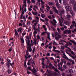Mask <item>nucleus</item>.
<instances>
[{
	"label": "nucleus",
	"instance_id": "ea45409f",
	"mask_svg": "<svg viewBox=\"0 0 76 76\" xmlns=\"http://www.w3.org/2000/svg\"><path fill=\"white\" fill-rule=\"evenodd\" d=\"M35 45H37V42H36V40H34V42L33 43H32V44H35Z\"/></svg>",
	"mask_w": 76,
	"mask_h": 76
},
{
	"label": "nucleus",
	"instance_id": "58836bf2",
	"mask_svg": "<svg viewBox=\"0 0 76 76\" xmlns=\"http://www.w3.org/2000/svg\"><path fill=\"white\" fill-rule=\"evenodd\" d=\"M74 24H72L70 27V29H72L73 28V27L74 26Z\"/></svg>",
	"mask_w": 76,
	"mask_h": 76
},
{
	"label": "nucleus",
	"instance_id": "ddd939ff",
	"mask_svg": "<svg viewBox=\"0 0 76 76\" xmlns=\"http://www.w3.org/2000/svg\"><path fill=\"white\" fill-rule=\"evenodd\" d=\"M10 64L11 66H12V63L9 62H7L6 63V66L7 67H8V69H9V68H10Z\"/></svg>",
	"mask_w": 76,
	"mask_h": 76
},
{
	"label": "nucleus",
	"instance_id": "f3484780",
	"mask_svg": "<svg viewBox=\"0 0 76 76\" xmlns=\"http://www.w3.org/2000/svg\"><path fill=\"white\" fill-rule=\"evenodd\" d=\"M63 4H65V5H68V3H67V0H63Z\"/></svg>",
	"mask_w": 76,
	"mask_h": 76
},
{
	"label": "nucleus",
	"instance_id": "20e7f679",
	"mask_svg": "<svg viewBox=\"0 0 76 76\" xmlns=\"http://www.w3.org/2000/svg\"><path fill=\"white\" fill-rule=\"evenodd\" d=\"M63 33L64 35L65 34H69L72 33V31L71 30H68L66 29L63 31Z\"/></svg>",
	"mask_w": 76,
	"mask_h": 76
},
{
	"label": "nucleus",
	"instance_id": "c756f323",
	"mask_svg": "<svg viewBox=\"0 0 76 76\" xmlns=\"http://www.w3.org/2000/svg\"><path fill=\"white\" fill-rule=\"evenodd\" d=\"M56 7L58 9H60V4H56Z\"/></svg>",
	"mask_w": 76,
	"mask_h": 76
},
{
	"label": "nucleus",
	"instance_id": "8fccbe9b",
	"mask_svg": "<svg viewBox=\"0 0 76 76\" xmlns=\"http://www.w3.org/2000/svg\"><path fill=\"white\" fill-rule=\"evenodd\" d=\"M41 3L42 5H44V2H43V1H42V0H41Z\"/></svg>",
	"mask_w": 76,
	"mask_h": 76
},
{
	"label": "nucleus",
	"instance_id": "b1692460",
	"mask_svg": "<svg viewBox=\"0 0 76 76\" xmlns=\"http://www.w3.org/2000/svg\"><path fill=\"white\" fill-rule=\"evenodd\" d=\"M70 42H72V43H73V44H74V45H76V42H75L74 41H73L72 40H70Z\"/></svg>",
	"mask_w": 76,
	"mask_h": 76
},
{
	"label": "nucleus",
	"instance_id": "4d7b16f0",
	"mask_svg": "<svg viewBox=\"0 0 76 76\" xmlns=\"http://www.w3.org/2000/svg\"><path fill=\"white\" fill-rule=\"evenodd\" d=\"M55 1L56 4H58V1L57 0H55Z\"/></svg>",
	"mask_w": 76,
	"mask_h": 76
},
{
	"label": "nucleus",
	"instance_id": "680f3d73",
	"mask_svg": "<svg viewBox=\"0 0 76 76\" xmlns=\"http://www.w3.org/2000/svg\"><path fill=\"white\" fill-rule=\"evenodd\" d=\"M60 29L61 30V31H64V27L61 28Z\"/></svg>",
	"mask_w": 76,
	"mask_h": 76
},
{
	"label": "nucleus",
	"instance_id": "7ed1b4c3",
	"mask_svg": "<svg viewBox=\"0 0 76 76\" xmlns=\"http://www.w3.org/2000/svg\"><path fill=\"white\" fill-rule=\"evenodd\" d=\"M53 22L51 20H50V23L51 24H52L53 25V26H54L55 28H56V26L57 25L56 23H57V22L56 20L54 19H53Z\"/></svg>",
	"mask_w": 76,
	"mask_h": 76
},
{
	"label": "nucleus",
	"instance_id": "393cba45",
	"mask_svg": "<svg viewBox=\"0 0 76 76\" xmlns=\"http://www.w3.org/2000/svg\"><path fill=\"white\" fill-rule=\"evenodd\" d=\"M57 30L59 34H61V30H60V29L59 28H57Z\"/></svg>",
	"mask_w": 76,
	"mask_h": 76
},
{
	"label": "nucleus",
	"instance_id": "79ce46f5",
	"mask_svg": "<svg viewBox=\"0 0 76 76\" xmlns=\"http://www.w3.org/2000/svg\"><path fill=\"white\" fill-rule=\"evenodd\" d=\"M60 13H61V14H63V13H64V10H61L60 12Z\"/></svg>",
	"mask_w": 76,
	"mask_h": 76
},
{
	"label": "nucleus",
	"instance_id": "774afa93",
	"mask_svg": "<svg viewBox=\"0 0 76 76\" xmlns=\"http://www.w3.org/2000/svg\"><path fill=\"white\" fill-rule=\"evenodd\" d=\"M45 20L46 21H48V20H49L47 18H45Z\"/></svg>",
	"mask_w": 76,
	"mask_h": 76
},
{
	"label": "nucleus",
	"instance_id": "aec40b11",
	"mask_svg": "<svg viewBox=\"0 0 76 76\" xmlns=\"http://www.w3.org/2000/svg\"><path fill=\"white\" fill-rule=\"evenodd\" d=\"M64 58H66V59H67V60H69L70 62L71 63H72V59H70L68 58L67 57H64Z\"/></svg>",
	"mask_w": 76,
	"mask_h": 76
},
{
	"label": "nucleus",
	"instance_id": "09e8293b",
	"mask_svg": "<svg viewBox=\"0 0 76 76\" xmlns=\"http://www.w3.org/2000/svg\"><path fill=\"white\" fill-rule=\"evenodd\" d=\"M37 33H38V32H37V31H34V32L33 34H34L36 35V34H37Z\"/></svg>",
	"mask_w": 76,
	"mask_h": 76
},
{
	"label": "nucleus",
	"instance_id": "f03ea898",
	"mask_svg": "<svg viewBox=\"0 0 76 76\" xmlns=\"http://www.w3.org/2000/svg\"><path fill=\"white\" fill-rule=\"evenodd\" d=\"M28 69L29 70H31V72H32L34 74L35 76H39L37 75V70L34 68H33V69H31V67L28 66Z\"/></svg>",
	"mask_w": 76,
	"mask_h": 76
},
{
	"label": "nucleus",
	"instance_id": "5701e85b",
	"mask_svg": "<svg viewBox=\"0 0 76 76\" xmlns=\"http://www.w3.org/2000/svg\"><path fill=\"white\" fill-rule=\"evenodd\" d=\"M27 45H28V47H31V46H32L33 45V44L29 43Z\"/></svg>",
	"mask_w": 76,
	"mask_h": 76
},
{
	"label": "nucleus",
	"instance_id": "6ab92c4d",
	"mask_svg": "<svg viewBox=\"0 0 76 76\" xmlns=\"http://www.w3.org/2000/svg\"><path fill=\"white\" fill-rule=\"evenodd\" d=\"M71 50H69V51H70L71 52V54H72L73 56H75V53L73 52L72 51V50L70 49Z\"/></svg>",
	"mask_w": 76,
	"mask_h": 76
},
{
	"label": "nucleus",
	"instance_id": "bb28decb",
	"mask_svg": "<svg viewBox=\"0 0 76 76\" xmlns=\"http://www.w3.org/2000/svg\"><path fill=\"white\" fill-rule=\"evenodd\" d=\"M41 16L42 18H44L45 17V15L44 14H42L41 15Z\"/></svg>",
	"mask_w": 76,
	"mask_h": 76
},
{
	"label": "nucleus",
	"instance_id": "4468645a",
	"mask_svg": "<svg viewBox=\"0 0 76 76\" xmlns=\"http://www.w3.org/2000/svg\"><path fill=\"white\" fill-rule=\"evenodd\" d=\"M71 17H72V16L70 15H67L66 16V18L68 20H70V18H71Z\"/></svg>",
	"mask_w": 76,
	"mask_h": 76
},
{
	"label": "nucleus",
	"instance_id": "c85d7f7f",
	"mask_svg": "<svg viewBox=\"0 0 76 76\" xmlns=\"http://www.w3.org/2000/svg\"><path fill=\"white\" fill-rule=\"evenodd\" d=\"M53 51H55V52H57V53H61L60 51L58 50H55V49L53 50Z\"/></svg>",
	"mask_w": 76,
	"mask_h": 76
},
{
	"label": "nucleus",
	"instance_id": "f257e3e1",
	"mask_svg": "<svg viewBox=\"0 0 76 76\" xmlns=\"http://www.w3.org/2000/svg\"><path fill=\"white\" fill-rule=\"evenodd\" d=\"M63 62L61 61V62L59 63H58V66L60 68L58 67V69H59V70H61V71H64V69L63 68L62 66V65H63Z\"/></svg>",
	"mask_w": 76,
	"mask_h": 76
},
{
	"label": "nucleus",
	"instance_id": "5fc2aeb1",
	"mask_svg": "<svg viewBox=\"0 0 76 76\" xmlns=\"http://www.w3.org/2000/svg\"><path fill=\"white\" fill-rule=\"evenodd\" d=\"M63 67L64 68V69H66L67 68V67L66 66V65H64L63 66Z\"/></svg>",
	"mask_w": 76,
	"mask_h": 76
},
{
	"label": "nucleus",
	"instance_id": "dca6fc26",
	"mask_svg": "<svg viewBox=\"0 0 76 76\" xmlns=\"http://www.w3.org/2000/svg\"><path fill=\"white\" fill-rule=\"evenodd\" d=\"M46 7H47V12H49V11L50 10V7H49L47 4H46Z\"/></svg>",
	"mask_w": 76,
	"mask_h": 76
},
{
	"label": "nucleus",
	"instance_id": "423d86ee",
	"mask_svg": "<svg viewBox=\"0 0 76 76\" xmlns=\"http://www.w3.org/2000/svg\"><path fill=\"white\" fill-rule=\"evenodd\" d=\"M28 52H26V54L25 55V58L27 60L28 58H29L30 57H31V55L28 56L29 53H28Z\"/></svg>",
	"mask_w": 76,
	"mask_h": 76
},
{
	"label": "nucleus",
	"instance_id": "7c9ffc66",
	"mask_svg": "<svg viewBox=\"0 0 76 76\" xmlns=\"http://www.w3.org/2000/svg\"><path fill=\"white\" fill-rule=\"evenodd\" d=\"M54 70L55 72H58V73H60V71H58V69H57L55 68V69H54Z\"/></svg>",
	"mask_w": 76,
	"mask_h": 76
},
{
	"label": "nucleus",
	"instance_id": "338daca9",
	"mask_svg": "<svg viewBox=\"0 0 76 76\" xmlns=\"http://www.w3.org/2000/svg\"><path fill=\"white\" fill-rule=\"evenodd\" d=\"M53 45H57V43H56L55 42H54L53 43Z\"/></svg>",
	"mask_w": 76,
	"mask_h": 76
},
{
	"label": "nucleus",
	"instance_id": "0e129e2a",
	"mask_svg": "<svg viewBox=\"0 0 76 76\" xmlns=\"http://www.w3.org/2000/svg\"><path fill=\"white\" fill-rule=\"evenodd\" d=\"M70 13L72 14V15H73V11L72 10H71Z\"/></svg>",
	"mask_w": 76,
	"mask_h": 76
},
{
	"label": "nucleus",
	"instance_id": "a211bd4d",
	"mask_svg": "<svg viewBox=\"0 0 76 76\" xmlns=\"http://www.w3.org/2000/svg\"><path fill=\"white\" fill-rule=\"evenodd\" d=\"M48 75L47 76H53V73H51L50 71H48Z\"/></svg>",
	"mask_w": 76,
	"mask_h": 76
},
{
	"label": "nucleus",
	"instance_id": "0eeeda50",
	"mask_svg": "<svg viewBox=\"0 0 76 76\" xmlns=\"http://www.w3.org/2000/svg\"><path fill=\"white\" fill-rule=\"evenodd\" d=\"M53 11L55 13H56L57 15H59V13L58 12V10L56 9V7L53 6Z\"/></svg>",
	"mask_w": 76,
	"mask_h": 76
},
{
	"label": "nucleus",
	"instance_id": "f8f14e48",
	"mask_svg": "<svg viewBox=\"0 0 76 76\" xmlns=\"http://www.w3.org/2000/svg\"><path fill=\"white\" fill-rule=\"evenodd\" d=\"M27 49L26 52L28 53V51H29L30 52H31L32 51V48H31V47H27Z\"/></svg>",
	"mask_w": 76,
	"mask_h": 76
},
{
	"label": "nucleus",
	"instance_id": "9d476101",
	"mask_svg": "<svg viewBox=\"0 0 76 76\" xmlns=\"http://www.w3.org/2000/svg\"><path fill=\"white\" fill-rule=\"evenodd\" d=\"M65 9L67 11L69 12L71 10V8L68 5L65 6Z\"/></svg>",
	"mask_w": 76,
	"mask_h": 76
},
{
	"label": "nucleus",
	"instance_id": "3c124183",
	"mask_svg": "<svg viewBox=\"0 0 76 76\" xmlns=\"http://www.w3.org/2000/svg\"><path fill=\"white\" fill-rule=\"evenodd\" d=\"M59 23H60V26H63V24H62V23H63V22L62 21V22H59Z\"/></svg>",
	"mask_w": 76,
	"mask_h": 76
},
{
	"label": "nucleus",
	"instance_id": "9b49d317",
	"mask_svg": "<svg viewBox=\"0 0 76 76\" xmlns=\"http://www.w3.org/2000/svg\"><path fill=\"white\" fill-rule=\"evenodd\" d=\"M33 60H32V58H31V59L28 60V62L27 63V65L28 66H30L31 65V64H32V61Z\"/></svg>",
	"mask_w": 76,
	"mask_h": 76
},
{
	"label": "nucleus",
	"instance_id": "37998d69",
	"mask_svg": "<svg viewBox=\"0 0 76 76\" xmlns=\"http://www.w3.org/2000/svg\"><path fill=\"white\" fill-rule=\"evenodd\" d=\"M26 41L27 42V45L28 44H30V40H29V39L28 40V42L27 40H26Z\"/></svg>",
	"mask_w": 76,
	"mask_h": 76
},
{
	"label": "nucleus",
	"instance_id": "4be33fe9",
	"mask_svg": "<svg viewBox=\"0 0 76 76\" xmlns=\"http://www.w3.org/2000/svg\"><path fill=\"white\" fill-rule=\"evenodd\" d=\"M32 13L34 15H37L38 14V12H34L33 11H32Z\"/></svg>",
	"mask_w": 76,
	"mask_h": 76
},
{
	"label": "nucleus",
	"instance_id": "e2e57ef3",
	"mask_svg": "<svg viewBox=\"0 0 76 76\" xmlns=\"http://www.w3.org/2000/svg\"><path fill=\"white\" fill-rule=\"evenodd\" d=\"M48 18H49L50 19H52L51 16H48Z\"/></svg>",
	"mask_w": 76,
	"mask_h": 76
},
{
	"label": "nucleus",
	"instance_id": "473e14b6",
	"mask_svg": "<svg viewBox=\"0 0 76 76\" xmlns=\"http://www.w3.org/2000/svg\"><path fill=\"white\" fill-rule=\"evenodd\" d=\"M47 31H45V32H43L42 33V35H45V34H47Z\"/></svg>",
	"mask_w": 76,
	"mask_h": 76
},
{
	"label": "nucleus",
	"instance_id": "a19ab883",
	"mask_svg": "<svg viewBox=\"0 0 76 76\" xmlns=\"http://www.w3.org/2000/svg\"><path fill=\"white\" fill-rule=\"evenodd\" d=\"M22 29L21 28H18V32H19V31H22Z\"/></svg>",
	"mask_w": 76,
	"mask_h": 76
},
{
	"label": "nucleus",
	"instance_id": "2eb2a0df",
	"mask_svg": "<svg viewBox=\"0 0 76 76\" xmlns=\"http://www.w3.org/2000/svg\"><path fill=\"white\" fill-rule=\"evenodd\" d=\"M66 53H67V54L69 55V56L70 57H72V58L73 59H75V56H72V55H71V54L69 53H68V52L66 51Z\"/></svg>",
	"mask_w": 76,
	"mask_h": 76
},
{
	"label": "nucleus",
	"instance_id": "49530a36",
	"mask_svg": "<svg viewBox=\"0 0 76 76\" xmlns=\"http://www.w3.org/2000/svg\"><path fill=\"white\" fill-rule=\"evenodd\" d=\"M67 66H70V65H71V64L69 62H67Z\"/></svg>",
	"mask_w": 76,
	"mask_h": 76
},
{
	"label": "nucleus",
	"instance_id": "69168bd1",
	"mask_svg": "<svg viewBox=\"0 0 76 76\" xmlns=\"http://www.w3.org/2000/svg\"><path fill=\"white\" fill-rule=\"evenodd\" d=\"M46 55H47V56H50V54L49 53H47L46 54Z\"/></svg>",
	"mask_w": 76,
	"mask_h": 76
},
{
	"label": "nucleus",
	"instance_id": "cd10ccee",
	"mask_svg": "<svg viewBox=\"0 0 76 76\" xmlns=\"http://www.w3.org/2000/svg\"><path fill=\"white\" fill-rule=\"evenodd\" d=\"M24 66L26 68L27 66H26V60H25V62L24 63Z\"/></svg>",
	"mask_w": 76,
	"mask_h": 76
},
{
	"label": "nucleus",
	"instance_id": "4c0bfd02",
	"mask_svg": "<svg viewBox=\"0 0 76 76\" xmlns=\"http://www.w3.org/2000/svg\"><path fill=\"white\" fill-rule=\"evenodd\" d=\"M7 71L9 74H10V73H11L12 72V70H11L10 69H8Z\"/></svg>",
	"mask_w": 76,
	"mask_h": 76
},
{
	"label": "nucleus",
	"instance_id": "6e6d98bb",
	"mask_svg": "<svg viewBox=\"0 0 76 76\" xmlns=\"http://www.w3.org/2000/svg\"><path fill=\"white\" fill-rule=\"evenodd\" d=\"M40 20H41V21H42V22H45V20L41 18L40 19Z\"/></svg>",
	"mask_w": 76,
	"mask_h": 76
},
{
	"label": "nucleus",
	"instance_id": "a878e982",
	"mask_svg": "<svg viewBox=\"0 0 76 76\" xmlns=\"http://www.w3.org/2000/svg\"><path fill=\"white\" fill-rule=\"evenodd\" d=\"M47 38L49 40H51V39H50V33H48Z\"/></svg>",
	"mask_w": 76,
	"mask_h": 76
},
{
	"label": "nucleus",
	"instance_id": "de8ad7c7",
	"mask_svg": "<svg viewBox=\"0 0 76 76\" xmlns=\"http://www.w3.org/2000/svg\"><path fill=\"white\" fill-rule=\"evenodd\" d=\"M42 66H45V65L44 64V61H43L42 62Z\"/></svg>",
	"mask_w": 76,
	"mask_h": 76
},
{
	"label": "nucleus",
	"instance_id": "603ef678",
	"mask_svg": "<svg viewBox=\"0 0 76 76\" xmlns=\"http://www.w3.org/2000/svg\"><path fill=\"white\" fill-rule=\"evenodd\" d=\"M72 23H73V24H75V25H76V22H75V21L73 20L72 21Z\"/></svg>",
	"mask_w": 76,
	"mask_h": 76
},
{
	"label": "nucleus",
	"instance_id": "bf43d9fd",
	"mask_svg": "<svg viewBox=\"0 0 76 76\" xmlns=\"http://www.w3.org/2000/svg\"><path fill=\"white\" fill-rule=\"evenodd\" d=\"M54 75L55 76H57V73L55 72L54 74Z\"/></svg>",
	"mask_w": 76,
	"mask_h": 76
},
{
	"label": "nucleus",
	"instance_id": "a18cd8bd",
	"mask_svg": "<svg viewBox=\"0 0 76 76\" xmlns=\"http://www.w3.org/2000/svg\"><path fill=\"white\" fill-rule=\"evenodd\" d=\"M73 7L74 10V11H75V12H76V6H75V7L73 6Z\"/></svg>",
	"mask_w": 76,
	"mask_h": 76
},
{
	"label": "nucleus",
	"instance_id": "1a4fd4ad",
	"mask_svg": "<svg viewBox=\"0 0 76 76\" xmlns=\"http://www.w3.org/2000/svg\"><path fill=\"white\" fill-rule=\"evenodd\" d=\"M23 3H24V6H25V9H24V11L26 12V0H23Z\"/></svg>",
	"mask_w": 76,
	"mask_h": 76
},
{
	"label": "nucleus",
	"instance_id": "39448f33",
	"mask_svg": "<svg viewBox=\"0 0 76 76\" xmlns=\"http://www.w3.org/2000/svg\"><path fill=\"white\" fill-rule=\"evenodd\" d=\"M70 2L71 4H72V6H76V2L74 0H70Z\"/></svg>",
	"mask_w": 76,
	"mask_h": 76
},
{
	"label": "nucleus",
	"instance_id": "f704fd0d",
	"mask_svg": "<svg viewBox=\"0 0 76 76\" xmlns=\"http://www.w3.org/2000/svg\"><path fill=\"white\" fill-rule=\"evenodd\" d=\"M32 3H34V4H35L36 1L35 0H31Z\"/></svg>",
	"mask_w": 76,
	"mask_h": 76
},
{
	"label": "nucleus",
	"instance_id": "c9c22d12",
	"mask_svg": "<svg viewBox=\"0 0 76 76\" xmlns=\"http://www.w3.org/2000/svg\"><path fill=\"white\" fill-rule=\"evenodd\" d=\"M50 27H51V29H53V31H56V29H55V28H53V26H50Z\"/></svg>",
	"mask_w": 76,
	"mask_h": 76
},
{
	"label": "nucleus",
	"instance_id": "052dcab7",
	"mask_svg": "<svg viewBox=\"0 0 76 76\" xmlns=\"http://www.w3.org/2000/svg\"><path fill=\"white\" fill-rule=\"evenodd\" d=\"M61 18L62 20H63V21H64V19L62 17H61Z\"/></svg>",
	"mask_w": 76,
	"mask_h": 76
},
{
	"label": "nucleus",
	"instance_id": "13d9d810",
	"mask_svg": "<svg viewBox=\"0 0 76 76\" xmlns=\"http://www.w3.org/2000/svg\"><path fill=\"white\" fill-rule=\"evenodd\" d=\"M34 7L35 8V9H38V6H37L36 5H34Z\"/></svg>",
	"mask_w": 76,
	"mask_h": 76
},
{
	"label": "nucleus",
	"instance_id": "412c9836",
	"mask_svg": "<svg viewBox=\"0 0 76 76\" xmlns=\"http://www.w3.org/2000/svg\"><path fill=\"white\" fill-rule=\"evenodd\" d=\"M68 46H69V45H68V43L66 44L65 45V48H68L69 50H71L70 48L69 47H68Z\"/></svg>",
	"mask_w": 76,
	"mask_h": 76
},
{
	"label": "nucleus",
	"instance_id": "c03bdc74",
	"mask_svg": "<svg viewBox=\"0 0 76 76\" xmlns=\"http://www.w3.org/2000/svg\"><path fill=\"white\" fill-rule=\"evenodd\" d=\"M48 3L49 5H50V6H52V4H53V2H48Z\"/></svg>",
	"mask_w": 76,
	"mask_h": 76
},
{
	"label": "nucleus",
	"instance_id": "e433bc0d",
	"mask_svg": "<svg viewBox=\"0 0 76 76\" xmlns=\"http://www.w3.org/2000/svg\"><path fill=\"white\" fill-rule=\"evenodd\" d=\"M59 34L58 33V32H57L55 33V36H57V35H58Z\"/></svg>",
	"mask_w": 76,
	"mask_h": 76
},
{
	"label": "nucleus",
	"instance_id": "864d4df0",
	"mask_svg": "<svg viewBox=\"0 0 76 76\" xmlns=\"http://www.w3.org/2000/svg\"><path fill=\"white\" fill-rule=\"evenodd\" d=\"M37 38L38 39H40V37L39 35H37Z\"/></svg>",
	"mask_w": 76,
	"mask_h": 76
},
{
	"label": "nucleus",
	"instance_id": "2f4dec72",
	"mask_svg": "<svg viewBox=\"0 0 76 76\" xmlns=\"http://www.w3.org/2000/svg\"><path fill=\"white\" fill-rule=\"evenodd\" d=\"M20 39L22 41V42L23 44L24 43V40H23V38H20Z\"/></svg>",
	"mask_w": 76,
	"mask_h": 76
},
{
	"label": "nucleus",
	"instance_id": "6e6552de",
	"mask_svg": "<svg viewBox=\"0 0 76 76\" xmlns=\"http://www.w3.org/2000/svg\"><path fill=\"white\" fill-rule=\"evenodd\" d=\"M62 38V37H61V35H60L59 34L58 35V37L55 36V39L57 40V41H58L59 40V39L61 38Z\"/></svg>",
	"mask_w": 76,
	"mask_h": 76
},
{
	"label": "nucleus",
	"instance_id": "72a5a7b5",
	"mask_svg": "<svg viewBox=\"0 0 76 76\" xmlns=\"http://www.w3.org/2000/svg\"><path fill=\"white\" fill-rule=\"evenodd\" d=\"M66 44H68V45H72V44L71 43H70V42H66Z\"/></svg>",
	"mask_w": 76,
	"mask_h": 76
}]
</instances>
